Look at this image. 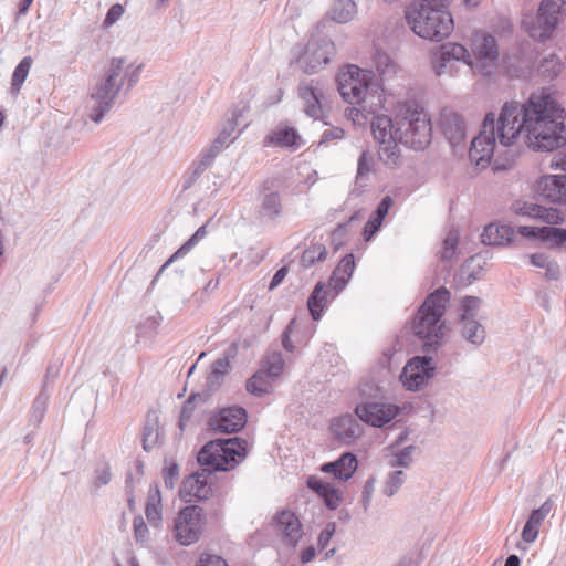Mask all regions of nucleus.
Returning <instances> with one entry per match:
<instances>
[{
  "label": "nucleus",
  "mask_w": 566,
  "mask_h": 566,
  "mask_svg": "<svg viewBox=\"0 0 566 566\" xmlns=\"http://www.w3.org/2000/svg\"><path fill=\"white\" fill-rule=\"evenodd\" d=\"M406 476L402 470L390 472L384 483L382 493L388 497L394 496L405 483Z\"/></svg>",
  "instance_id": "a18cd8bd"
},
{
  "label": "nucleus",
  "mask_w": 566,
  "mask_h": 566,
  "mask_svg": "<svg viewBox=\"0 0 566 566\" xmlns=\"http://www.w3.org/2000/svg\"><path fill=\"white\" fill-rule=\"evenodd\" d=\"M263 143L264 146H275L295 150L301 146L302 138L294 127L277 126L265 136Z\"/></svg>",
  "instance_id": "4be33fe9"
},
{
  "label": "nucleus",
  "mask_w": 566,
  "mask_h": 566,
  "mask_svg": "<svg viewBox=\"0 0 566 566\" xmlns=\"http://www.w3.org/2000/svg\"><path fill=\"white\" fill-rule=\"evenodd\" d=\"M440 129L454 154L464 151L467 125L461 114L443 108L440 113Z\"/></svg>",
  "instance_id": "4468645a"
},
{
  "label": "nucleus",
  "mask_w": 566,
  "mask_h": 566,
  "mask_svg": "<svg viewBox=\"0 0 566 566\" xmlns=\"http://www.w3.org/2000/svg\"><path fill=\"white\" fill-rule=\"evenodd\" d=\"M434 364L430 356H416L403 368L401 377L409 390H420L434 375Z\"/></svg>",
  "instance_id": "2eb2a0df"
},
{
  "label": "nucleus",
  "mask_w": 566,
  "mask_h": 566,
  "mask_svg": "<svg viewBox=\"0 0 566 566\" xmlns=\"http://www.w3.org/2000/svg\"><path fill=\"white\" fill-rule=\"evenodd\" d=\"M209 399V392L191 394L184 402L180 411L178 427L184 431L192 418L198 403H205Z\"/></svg>",
  "instance_id": "2f4dec72"
},
{
  "label": "nucleus",
  "mask_w": 566,
  "mask_h": 566,
  "mask_svg": "<svg viewBox=\"0 0 566 566\" xmlns=\"http://www.w3.org/2000/svg\"><path fill=\"white\" fill-rule=\"evenodd\" d=\"M395 128L396 119L392 120L387 115H375L371 119V133L378 144H384L385 140L396 137Z\"/></svg>",
  "instance_id": "c756f323"
},
{
  "label": "nucleus",
  "mask_w": 566,
  "mask_h": 566,
  "mask_svg": "<svg viewBox=\"0 0 566 566\" xmlns=\"http://www.w3.org/2000/svg\"><path fill=\"white\" fill-rule=\"evenodd\" d=\"M163 479L166 489L172 490L179 480V465L170 462L163 469Z\"/></svg>",
  "instance_id": "864d4df0"
},
{
  "label": "nucleus",
  "mask_w": 566,
  "mask_h": 566,
  "mask_svg": "<svg viewBox=\"0 0 566 566\" xmlns=\"http://www.w3.org/2000/svg\"><path fill=\"white\" fill-rule=\"evenodd\" d=\"M298 96L303 101L304 113L308 117L313 119L322 118L324 92L318 81L302 82L298 85Z\"/></svg>",
  "instance_id": "a211bd4d"
},
{
  "label": "nucleus",
  "mask_w": 566,
  "mask_h": 566,
  "mask_svg": "<svg viewBox=\"0 0 566 566\" xmlns=\"http://www.w3.org/2000/svg\"><path fill=\"white\" fill-rule=\"evenodd\" d=\"M481 304L482 300L478 296L467 295L462 297L459 307V321L475 319Z\"/></svg>",
  "instance_id": "ea45409f"
},
{
  "label": "nucleus",
  "mask_w": 566,
  "mask_h": 566,
  "mask_svg": "<svg viewBox=\"0 0 566 566\" xmlns=\"http://www.w3.org/2000/svg\"><path fill=\"white\" fill-rule=\"evenodd\" d=\"M458 328L460 336L474 347H480L485 340V327L478 319L459 321Z\"/></svg>",
  "instance_id": "cd10ccee"
},
{
  "label": "nucleus",
  "mask_w": 566,
  "mask_h": 566,
  "mask_svg": "<svg viewBox=\"0 0 566 566\" xmlns=\"http://www.w3.org/2000/svg\"><path fill=\"white\" fill-rule=\"evenodd\" d=\"M356 13V3L352 0H337L334 2L329 15L338 23L348 22Z\"/></svg>",
  "instance_id": "c9c22d12"
},
{
  "label": "nucleus",
  "mask_w": 566,
  "mask_h": 566,
  "mask_svg": "<svg viewBox=\"0 0 566 566\" xmlns=\"http://www.w3.org/2000/svg\"><path fill=\"white\" fill-rule=\"evenodd\" d=\"M392 206V199L390 196H385L380 202L378 203L374 214L371 216L373 218L379 220V221H384V219L386 218V216L388 214V211L390 209V207Z\"/></svg>",
  "instance_id": "0e129e2a"
},
{
  "label": "nucleus",
  "mask_w": 566,
  "mask_h": 566,
  "mask_svg": "<svg viewBox=\"0 0 566 566\" xmlns=\"http://www.w3.org/2000/svg\"><path fill=\"white\" fill-rule=\"evenodd\" d=\"M355 413L365 423L380 428L398 416L399 407L392 403L365 401L356 406Z\"/></svg>",
  "instance_id": "dca6fc26"
},
{
  "label": "nucleus",
  "mask_w": 566,
  "mask_h": 566,
  "mask_svg": "<svg viewBox=\"0 0 566 566\" xmlns=\"http://www.w3.org/2000/svg\"><path fill=\"white\" fill-rule=\"evenodd\" d=\"M212 163L213 159L211 156L202 153L182 175L181 191L190 189L198 181L200 176L212 165Z\"/></svg>",
  "instance_id": "c85d7f7f"
},
{
  "label": "nucleus",
  "mask_w": 566,
  "mask_h": 566,
  "mask_svg": "<svg viewBox=\"0 0 566 566\" xmlns=\"http://www.w3.org/2000/svg\"><path fill=\"white\" fill-rule=\"evenodd\" d=\"M450 300V291L440 286L426 297L413 317L411 328L422 342V349L426 354L436 353L441 345L444 327L442 317Z\"/></svg>",
  "instance_id": "39448f33"
},
{
  "label": "nucleus",
  "mask_w": 566,
  "mask_h": 566,
  "mask_svg": "<svg viewBox=\"0 0 566 566\" xmlns=\"http://www.w3.org/2000/svg\"><path fill=\"white\" fill-rule=\"evenodd\" d=\"M473 63L471 70L489 76L496 67L499 50L495 38L491 34L475 33L471 42Z\"/></svg>",
  "instance_id": "9b49d317"
},
{
  "label": "nucleus",
  "mask_w": 566,
  "mask_h": 566,
  "mask_svg": "<svg viewBox=\"0 0 566 566\" xmlns=\"http://www.w3.org/2000/svg\"><path fill=\"white\" fill-rule=\"evenodd\" d=\"M474 258L465 262L460 270V280L464 285H470L479 279V272L470 271V266L473 263Z\"/></svg>",
  "instance_id": "680f3d73"
},
{
  "label": "nucleus",
  "mask_w": 566,
  "mask_h": 566,
  "mask_svg": "<svg viewBox=\"0 0 566 566\" xmlns=\"http://www.w3.org/2000/svg\"><path fill=\"white\" fill-rule=\"evenodd\" d=\"M327 250L324 244L315 243L306 248L301 256V265L304 268H311L316 262L322 261L326 258Z\"/></svg>",
  "instance_id": "a19ab883"
},
{
  "label": "nucleus",
  "mask_w": 566,
  "mask_h": 566,
  "mask_svg": "<svg viewBox=\"0 0 566 566\" xmlns=\"http://www.w3.org/2000/svg\"><path fill=\"white\" fill-rule=\"evenodd\" d=\"M541 231H542V227L520 226V227H517L515 232H517L518 234H521L524 238L542 241V232Z\"/></svg>",
  "instance_id": "338daca9"
},
{
  "label": "nucleus",
  "mask_w": 566,
  "mask_h": 566,
  "mask_svg": "<svg viewBox=\"0 0 566 566\" xmlns=\"http://www.w3.org/2000/svg\"><path fill=\"white\" fill-rule=\"evenodd\" d=\"M272 525L281 535L283 542L295 546L302 537V524L298 517L290 510L276 513L272 518Z\"/></svg>",
  "instance_id": "6ab92c4d"
},
{
  "label": "nucleus",
  "mask_w": 566,
  "mask_h": 566,
  "mask_svg": "<svg viewBox=\"0 0 566 566\" xmlns=\"http://www.w3.org/2000/svg\"><path fill=\"white\" fill-rule=\"evenodd\" d=\"M398 138L385 140L384 144H379L378 155L379 159L389 168H395L400 163V149L398 147Z\"/></svg>",
  "instance_id": "473e14b6"
},
{
  "label": "nucleus",
  "mask_w": 566,
  "mask_h": 566,
  "mask_svg": "<svg viewBox=\"0 0 566 566\" xmlns=\"http://www.w3.org/2000/svg\"><path fill=\"white\" fill-rule=\"evenodd\" d=\"M415 450H416V447L410 444V446L401 449L400 451L394 453L392 458L389 462L390 467L408 468L412 463V454H413Z\"/></svg>",
  "instance_id": "8fccbe9b"
},
{
  "label": "nucleus",
  "mask_w": 566,
  "mask_h": 566,
  "mask_svg": "<svg viewBox=\"0 0 566 566\" xmlns=\"http://www.w3.org/2000/svg\"><path fill=\"white\" fill-rule=\"evenodd\" d=\"M538 536V526L526 521L522 530V538L526 543H533Z\"/></svg>",
  "instance_id": "774afa93"
},
{
  "label": "nucleus",
  "mask_w": 566,
  "mask_h": 566,
  "mask_svg": "<svg viewBox=\"0 0 566 566\" xmlns=\"http://www.w3.org/2000/svg\"><path fill=\"white\" fill-rule=\"evenodd\" d=\"M395 134L400 144L415 150L424 149L432 138L429 115L423 109L407 107L396 116Z\"/></svg>",
  "instance_id": "6e6552de"
},
{
  "label": "nucleus",
  "mask_w": 566,
  "mask_h": 566,
  "mask_svg": "<svg viewBox=\"0 0 566 566\" xmlns=\"http://www.w3.org/2000/svg\"><path fill=\"white\" fill-rule=\"evenodd\" d=\"M263 373L269 378L279 377L284 368V359L280 352H273L266 355L264 359Z\"/></svg>",
  "instance_id": "37998d69"
},
{
  "label": "nucleus",
  "mask_w": 566,
  "mask_h": 566,
  "mask_svg": "<svg viewBox=\"0 0 566 566\" xmlns=\"http://www.w3.org/2000/svg\"><path fill=\"white\" fill-rule=\"evenodd\" d=\"M515 235V229L507 224L491 223L484 228L482 242L488 245L510 244Z\"/></svg>",
  "instance_id": "a878e982"
},
{
  "label": "nucleus",
  "mask_w": 566,
  "mask_h": 566,
  "mask_svg": "<svg viewBox=\"0 0 566 566\" xmlns=\"http://www.w3.org/2000/svg\"><path fill=\"white\" fill-rule=\"evenodd\" d=\"M375 481H376L375 478H369L365 482V485L363 488L360 502H361V505L365 511H367L370 506L371 496L374 493Z\"/></svg>",
  "instance_id": "e2e57ef3"
},
{
  "label": "nucleus",
  "mask_w": 566,
  "mask_h": 566,
  "mask_svg": "<svg viewBox=\"0 0 566 566\" xmlns=\"http://www.w3.org/2000/svg\"><path fill=\"white\" fill-rule=\"evenodd\" d=\"M441 52L444 53V56L449 57V60L454 63L461 61L470 67L473 63L471 52L462 44L449 43L442 46Z\"/></svg>",
  "instance_id": "4c0bfd02"
},
{
  "label": "nucleus",
  "mask_w": 566,
  "mask_h": 566,
  "mask_svg": "<svg viewBox=\"0 0 566 566\" xmlns=\"http://www.w3.org/2000/svg\"><path fill=\"white\" fill-rule=\"evenodd\" d=\"M123 14H124L123 6L119 3L113 4L106 13V17L103 21V28L107 29V28L112 27L122 18Z\"/></svg>",
  "instance_id": "052dcab7"
},
{
  "label": "nucleus",
  "mask_w": 566,
  "mask_h": 566,
  "mask_svg": "<svg viewBox=\"0 0 566 566\" xmlns=\"http://www.w3.org/2000/svg\"><path fill=\"white\" fill-rule=\"evenodd\" d=\"M566 0H542L537 15L534 20L524 22L531 38L545 41L555 31L559 14Z\"/></svg>",
  "instance_id": "9d476101"
},
{
  "label": "nucleus",
  "mask_w": 566,
  "mask_h": 566,
  "mask_svg": "<svg viewBox=\"0 0 566 566\" xmlns=\"http://www.w3.org/2000/svg\"><path fill=\"white\" fill-rule=\"evenodd\" d=\"M454 69V62L444 56V53H440L439 57L433 62V70L438 76L443 74H452Z\"/></svg>",
  "instance_id": "4d7b16f0"
},
{
  "label": "nucleus",
  "mask_w": 566,
  "mask_h": 566,
  "mask_svg": "<svg viewBox=\"0 0 566 566\" xmlns=\"http://www.w3.org/2000/svg\"><path fill=\"white\" fill-rule=\"evenodd\" d=\"M196 566H229L227 560L216 554L202 553Z\"/></svg>",
  "instance_id": "bf43d9fd"
},
{
  "label": "nucleus",
  "mask_w": 566,
  "mask_h": 566,
  "mask_svg": "<svg viewBox=\"0 0 566 566\" xmlns=\"http://www.w3.org/2000/svg\"><path fill=\"white\" fill-rule=\"evenodd\" d=\"M335 53L336 48L333 41L325 36L312 38L298 57V63L306 74H314L327 65Z\"/></svg>",
  "instance_id": "f8f14e48"
},
{
  "label": "nucleus",
  "mask_w": 566,
  "mask_h": 566,
  "mask_svg": "<svg viewBox=\"0 0 566 566\" xmlns=\"http://www.w3.org/2000/svg\"><path fill=\"white\" fill-rule=\"evenodd\" d=\"M357 464L356 455L345 452L337 460L324 463L321 471L333 474L335 479L347 481L356 472Z\"/></svg>",
  "instance_id": "5701e85b"
},
{
  "label": "nucleus",
  "mask_w": 566,
  "mask_h": 566,
  "mask_svg": "<svg viewBox=\"0 0 566 566\" xmlns=\"http://www.w3.org/2000/svg\"><path fill=\"white\" fill-rule=\"evenodd\" d=\"M205 523L203 509L199 505H187L175 517L172 536L182 546L192 545L200 539Z\"/></svg>",
  "instance_id": "1a4fd4ad"
},
{
  "label": "nucleus",
  "mask_w": 566,
  "mask_h": 566,
  "mask_svg": "<svg viewBox=\"0 0 566 566\" xmlns=\"http://www.w3.org/2000/svg\"><path fill=\"white\" fill-rule=\"evenodd\" d=\"M145 515L150 526L158 528L161 525L163 507L155 505H146Z\"/></svg>",
  "instance_id": "13d9d810"
},
{
  "label": "nucleus",
  "mask_w": 566,
  "mask_h": 566,
  "mask_svg": "<svg viewBox=\"0 0 566 566\" xmlns=\"http://www.w3.org/2000/svg\"><path fill=\"white\" fill-rule=\"evenodd\" d=\"M563 175H545L542 176L536 182V191L544 199L560 203Z\"/></svg>",
  "instance_id": "393cba45"
},
{
  "label": "nucleus",
  "mask_w": 566,
  "mask_h": 566,
  "mask_svg": "<svg viewBox=\"0 0 566 566\" xmlns=\"http://www.w3.org/2000/svg\"><path fill=\"white\" fill-rule=\"evenodd\" d=\"M563 70L564 63L555 53L543 57L537 66V73L544 81L555 80Z\"/></svg>",
  "instance_id": "7c9ffc66"
},
{
  "label": "nucleus",
  "mask_w": 566,
  "mask_h": 566,
  "mask_svg": "<svg viewBox=\"0 0 566 566\" xmlns=\"http://www.w3.org/2000/svg\"><path fill=\"white\" fill-rule=\"evenodd\" d=\"M32 62L33 61H32L31 56H24L19 62V64L15 66L13 74H12V83H11V90L13 92H15V93L20 92V88L30 72Z\"/></svg>",
  "instance_id": "79ce46f5"
},
{
  "label": "nucleus",
  "mask_w": 566,
  "mask_h": 566,
  "mask_svg": "<svg viewBox=\"0 0 566 566\" xmlns=\"http://www.w3.org/2000/svg\"><path fill=\"white\" fill-rule=\"evenodd\" d=\"M144 63H128L126 57H112L87 101V116L98 124L112 109L119 92H129L140 80Z\"/></svg>",
  "instance_id": "7ed1b4c3"
},
{
  "label": "nucleus",
  "mask_w": 566,
  "mask_h": 566,
  "mask_svg": "<svg viewBox=\"0 0 566 566\" xmlns=\"http://www.w3.org/2000/svg\"><path fill=\"white\" fill-rule=\"evenodd\" d=\"M49 403V395L45 392V389L43 388L39 395L33 400L31 410H30V422L34 427H39L42 422Z\"/></svg>",
  "instance_id": "58836bf2"
},
{
  "label": "nucleus",
  "mask_w": 566,
  "mask_h": 566,
  "mask_svg": "<svg viewBox=\"0 0 566 566\" xmlns=\"http://www.w3.org/2000/svg\"><path fill=\"white\" fill-rule=\"evenodd\" d=\"M247 423V411L242 407H228L210 417L209 429L213 432L234 433Z\"/></svg>",
  "instance_id": "f3484780"
},
{
  "label": "nucleus",
  "mask_w": 566,
  "mask_h": 566,
  "mask_svg": "<svg viewBox=\"0 0 566 566\" xmlns=\"http://www.w3.org/2000/svg\"><path fill=\"white\" fill-rule=\"evenodd\" d=\"M355 270V259L352 253L346 254L333 271L328 287L325 283H316L314 290L307 300V307L314 321L322 317L323 311L327 303L334 300L340 291L347 285Z\"/></svg>",
  "instance_id": "0eeeda50"
},
{
  "label": "nucleus",
  "mask_w": 566,
  "mask_h": 566,
  "mask_svg": "<svg viewBox=\"0 0 566 566\" xmlns=\"http://www.w3.org/2000/svg\"><path fill=\"white\" fill-rule=\"evenodd\" d=\"M159 440V431L156 421H147L143 430V449L149 452Z\"/></svg>",
  "instance_id": "de8ad7c7"
},
{
  "label": "nucleus",
  "mask_w": 566,
  "mask_h": 566,
  "mask_svg": "<svg viewBox=\"0 0 566 566\" xmlns=\"http://www.w3.org/2000/svg\"><path fill=\"white\" fill-rule=\"evenodd\" d=\"M133 528L137 543H146L149 539V530L143 516L138 515L134 517Z\"/></svg>",
  "instance_id": "5fc2aeb1"
},
{
  "label": "nucleus",
  "mask_w": 566,
  "mask_h": 566,
  "mask_svg": "<svg viewBox=\"0 0 566 566\" xmlns=\"http://www.w3.org/2000/svg\"><path fill=\"white\" fill-rule=\"evenodd\" d=\"M247 441L240 438L214 439L206 443L198 453L202 467L182 483V492L199 501L212 493L214 472L231 471L247 457Z\"/></svg>",
  "instance_id": "f03ea898"
},
{
  "label": "nucleus",
  "mask_w": 566,
  "mask_h": 566,
  "mask_svg": "<svg viewBox=\"0 0 566 566\" xmlns=\"http://www.w3.org/2000/svg\"><path fill=\"white\" fill-rule=\"evenodd\" d=\"M374 73L369 70H363L354 64L347 65L336 77L342 98L352 105L366 104V106H363V109H365L367 99L377 96L378 103L375 106H381L380 86L374 81ZM368 106L371 108L374 103Z\"/></svg>",
  "instance_id": "423d86ee"
},
{
  "label": "nucleus",
  "mask_w": 566,
  "mask_h": 566,
  "mask_svg": "<svg viewBox=\"0 0 566 566\" xmlns=\"http://www.w3.org/2000/svg\"><path fill=\"white\" fill-rule=\"evenodd\" d=\"M523 137L534 151H554L566 144V112L547 88L528 99L505 103L495 119L488 113L482 130L471 142L469 158L475 166H489L496 145L509 147Z\"/></svg>",
  "instance_id": "f257e3e1"
},
{
  "label": "nucleus",
  "mask_w": 566,
  "mask_h": 566,
  "mask_svg": "<svg viewBox=\"0 0 566 566\" xmlns=\"http://www.w3.org/2000/svg\"><path fill=\"white\" fill-rule=\"evenodd\" d=\"M207 235V226L203 224L163 264L160 271H164L176 260L185 256Z\"/></svg>",
  "instance_id": "72a5a7b5"
},
{
  "label": "nucleus",
  "mask_w": 566,
  "mask_h": 566,
  "mask_svg": "<svg viewBox=\"0 0 566 566\" xmlns=\"http://www.w3.org/2000/svg\"><path fill=\"white\" fill-rule=\"evenodd\" d=\"M548 224H559L564 222L563 213L556 208H547L539 205L538 216L536 218Z\"/></svg>",
  "instance_id": "3c124183"
},
{
  "label": "nucleus",
  "mask_w": 566,
  "mask_h": 566,
  "mask_svg": "<svg viewBox=\"0 0 566 566\" xmlns=\"http://www.w3.org/2000/svg\"><path fill=\"white\" fill-rule=\"evenodd\" d=\"M271 384L263 370L256 371L247 380V391L253 396L262 397L270 392Z\"/></svg>",
  "instance_id": "e433bc0d"
},
{
  "label": "nucleus",
  "mask_w": 566,
  "mask_h": 566,
  "mask_svg": "<svg viewBox=\"0 0 566 566\" xmlns=\"http://www.w3.org/2000/svg\"><path fill=\"white\" fill-rule=\"evenodd\" d=\"M374 62L381 78L391 77L396 73V64L388 54L376 51Z\"/></svg>",
  "instance_id": "c03bdc74"
},
{
  "label": "nucleus",
  "mask_w": 566,
  "mask_h": 566,
  "mask_svg": "<svg viewBox=\"0 0 566 566\" xmlns=\"http://www.w3.org/2000/svg\"><path fill=\"white\" fill-rule=\"evenodd\" d=\"M331 429L335 438L345 444L353 443L363 433V428L352 415H344L333 420Z\"/></svg>",
  "instance_id": "aec40b11"
},
{
  "label": "nucleus",
  "mask_w": 566,
  "mask_h": 566,
  "mask_svg": "<svg viewBox=\"0 0 566 566\" xmlns=\"http://www.w3.org/2000/svg\"><path fill=\"white\" fill-rule=\"evenodd\" d=\"M459 237L460 235H459L458 230L451 229L448 232V234L443 241V249L441 252L442 261L449 262L454 258V255L457 253V247L459 243Z\"/></svg>",
  "instance_id": "49530a36"
},
{
  "label": "nucleus",
  "mask_w": 566,
  "mask_h": 566,
  "mask_svg": "<svg viewBox=\"0 0 566 566\" xmlns=\"http://www.w3.org/2000/svg\"><path fill=\"white\" fill-rule=\"evenodd\" d=\"M306 485L324 500L325 505L329 510H335L340 505L343 500L342 494L332 483L312 475L307 479Z\"/></svg>",
  "instance_id": "b1692460"
},
{
  "label": "nucleus",
  "mask_w": 566,
  "mask_h": 566,
  "mask_svg": "<svg viewBox=\"0 0 566 566\" xmlns=\"http://www.w3.org/2000/svg\"><path fill=\"white\" fill-rule=\"evenodd\" d=\"M241 113L242 112L240 109L232 111L231 116L226 119L222 128L218 133V136L213 139L208 149L203 151L205 154L211 156L213 160L222 151V149L228 147L229 144L234 140V138H231V136L238 126V118L241 116Z\"/></svg>",
  "instance_id": "412c9836"
},
{
  "label": "nucleus",
  "mask_w": 566,
  "mask_h": 566,
  "mask_svg": "<svg viewBox=\"0 0 566 566\" xmlns=\"http://www.w3.org/2000/svg\"><path fill=\"white\" fill-rule=\"evenodd\" d=\"M335 531H336L335 523H327L325 528L319 533L317 544L321 549H324L328 546Z\"/></svg>",
  "instance_id": "69168bd1"
},
{
  "label": "nucleus",
  "mask_w": 566,
  "mask_h": 566,
  "mask_svg": "<svg viewBox=\"0 0 566 566\" xmlns=\"http://www.w3.org/2000/svg\"><path fill=\"white\" fill-rule=\"evenodd\" d=\"M542 242L548 249H566V229L552 226L542 227Z\"/></svg>",
  "instance_id": "f704fd0d"
},
{
  "label": "nucleus",
  "mask_w": 566,
  "mask_h": 566,
  "mask_svg": "<svg viewBox=\"0 0 566 566\" xmlns=\"http://www.w3.org/2000/svg\"><path fill=\"white\" fill-rule=\"evenodd\" d=\"M112 480V472L111 467L107 463H104L101 467H97L94 470V480H93V486L95 490H98L99 488L107 485Z\"/></svg>",
  "instance_id": "603ef678"
},
{
  "label": "nucleus",
  "mask_w": 566,
  "mask_h": 566,
  "mask_svg": "<svg viewBox=\"0 0 566 566\" xmlns=\"http://www.w3.org/2000/svg\"><path fill=\"white\" fill-rule=\"evenodd\" d=\"M538 208L539 205L537 203L516 200L512 203L511 211L520 217L536 219L538 216Z\"/></svg>",
  "instance_id": "09e8293b"
},
{
  "label": "nucleus",
  "mask_w": 566,
  "mask_h": 566,
  "mask_svg": "<svg viewBox=\"0 0 566 566\" xmlns=\"http://www.w3.org/2000/svg\"><path fill=\"white\" fill-rule=\"evenodd\" d=\"M373 158L368 151H363L358 158L356 181L360 182L371 171Z\"/></svg>",
  "instance_id": "6e6d98bb"
},
{
  "label": "nucleus",
  "mask_w": 566,
  "mask_h": 566,
  "mask_svg": "<svg viewBox=\"0 0 566 566\" xmlns=\"http://www.w3.org/2000/svg\"><path fill=\"white\" fill-rule=\"evenodd\" d=\"M256 218L261 223L276 222L283 216V203L274 180H265L259 192Z\"/></svg>",
  "instance_id": "ddd939ff"
},
{
  "label": "nucleus",
  "mask_w": 566,
  "mask_h": 566,
  "mask_svg": "<svg viewBox=\"0 0 566 566\" xmlns=\"http://www.w3.org/2000/svg\"><path fill=\"white\" fill-rule=\"evenodd\" d=\"M450 2L451 0H415L405 11L407 24L422 39L443 41L454 28L453 18L448 10Z\"/></svg>",
  "instance_id": "20e7f679"
},
{
  "label": "nucleus",
  "mask_w": 566,
  "mask_h": 566,
  "mask_svg": "<svg viewBox=\"0 0 566 566\" xmlns=\"http://www.w3.org/2000/svg\"><path fill=\"white\" fill-rule=\"evenodd\" d=\"M231 365L228 357H221L216 359L210 367V371L206 378L205 392L209 395L218 390L224 381L226 376L230 373Z\"/></svg>",
  "instance_id": "bb28decb"
}]
</instances>
